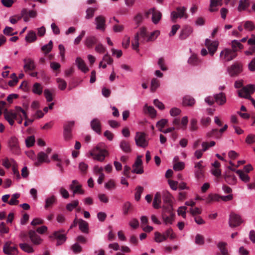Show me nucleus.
I'll return each instance as SVG.
<instances>
[{
  "instance_id": "obj_1",
  "label": "nucleus",
  "mask_w": 255,
  "mask_h": 255,
  "mask_svg": "<svg viewBox=\"0 0 255 255\" xmlns=\"http://www.w3.org/2000/svg\"><path fill=\"white\" fill-rule=\"evenodd\" d=\"M160 32L159 30H155L148 33L147 28L145 27H140L132 41L131 44L133 49L137 51L138 50L139 42L144 43L154 41L160 35Z\"/></svg>"
},
{
  "instance_id": "obj_2",
  "label": "nucleus",
  "mask_w": 255,
  "mask_h": 255,
  "mask_svg": "<svg viewBox=\"0 0 255 255\" xmlns=\"http://www.w3.org/2000/svg\"><path fill=\"white\" fill-rule=\"evenodd\" d=\"M109 154V151L104 148H101V144H98L95 148L89 151L87 156L92 157L93 159L100 162H103L106 156Z\"/></svg>"
},
{
  "instance_id": "obj_3",
  "label": "nucleus",
  "mask_w": 255,
  "mask_h": 255,
  "mask_svg": "<svg viewBox=\"0 0 255 255\" xmlns=\"http://www.w3.org/2000/svg\"><path fill=\"white\" fill-rule=\"evenodd\" d=\"M51 159L55 162L56 166L59 168L61 172L64 171L63 165L68 166L70 163L69 159L62 158L57 153H54L52 155Z\"/></svg>"
},
{
  "instance_id": "obj_4",
  "label": "nucleus",
  "mask_w": 255,
  "mask_h": 255,
  "mask_svg": "<svg viewBox=\"0 0 255 255\" xmlns=\"http://www.w3.org/2000/svg\"><path fill=\"white\" fill-rule=\"evenodd\" d=\"M237 54L234 51L229 48L224 49L220 54V59L223 62L230 61L237 56Z\"/></svg>"
},
{
  "instance_id": "obj_5",
  "label": "nucleus",
  "mask_w": 255,
  "mask_h": 255,
  "mask_svg": "<svg viewBox=\"0 0 255 255\" xmlns=\"http://www.w3.org/2000/svg\"><path fill=\"white\" fill-rule=\"evenodd\" d=\"M255 91V85L250 84L238 91V95L241 98L250 99L251 95Z\"/></svg>"
},
{
  "instance_id": "obj_6",
  "label": "nucleus",
  "mask_w": 255,
  "mask_h": 255,
  "mask_svg": "<svg viewBox=\"0 0 255 255\" xmlns=\"http://www.w3.org/2000/svg\"><path fill=\"white\" fill-rule=\"evenodd\" d=\"M146 14L147 16H148L149 14H152V21L155 24L159 22L162 17L161 12L154 7L149 9L146 12Z\"/></svg>"
},
{
  "instance_id": "obj_7",
  "label": "nucleus",
  "mask_w": 255,
  "mask_h": 255,
  "mask_svg": "<svg viewBox=\"0 0 255 255\" xmlns=\"http://www.w3.org/2000/svg\"><path fill=\"white\" fill-rule=\"evenodd\" d=\"M135 141L138 146L145 147L148 145V141L145 138V134L143 132H137L135 136Z\"/></svg>"
},
{
  "instance_id": "obj_8",
  "label": "nucleus",
  "mask_w": 255,
  "mask_h": 255,
  "mask_svg": "<svg viewBox=\"0 0 255 255\" xmlns=\"http://www.w3.org/2000/svg\"><path fill=\"white\" fill-rule=\"evenodd\" d=\"M50 160L48 155L44 152L41 151L37 154L34 164L36 166L41 165L43 163H49Z\"/></svg>"
},
{
  "instance_id": "obj_9",
  "label": "nucleus",
  "mask_w": 255,
  "mask_h": 255,
  "mask_svg": "<svg viewBox=\"0 0 255 255\" xmlns=\"http://www.w3.org/2000/svg\"><path fill=\"white\" fill-rule=\"evenodd\" d=\"M205 44L207 47L210 54L213 56L217 50L219 42L218 41H211L210 39H206Z\"/></svg>"
},
{
  "instance_id": "obj_10",
  "label": "nucleus",
  "mask_w": 255,
  "mask_h": 255,
  "mask_svg": "<svg viewBox=\"0 0 255 255\" xmlns=\"http://www.w3.org/2000/svg\"><path fill=\"white\" fill-rule=\"evenodd\" d=\"M243 222L240 216L235 213H231L229 218V225L231 227H235L239 226Z\"/></svg>"
},
{
  "instance_id": "obj_11",
  "label": "nucleus",
  "mask_w": 255,
  "mask_h": 255,
  "mask_svg": "<svg viewBox=\"0 0 255 255\" xmlns=\"http://www.w3.org/2000/svg\"><path fill=\"white\" fill-rule=\"evenodd\" d=\"M141 158L142 156H137L136 159L133 165L132 172L135 173L136 174H141L143 172Z\"/></svg>"
},
{
  "instance_id": "obj_12",
  "label": "nucleus",
  "mask_w": 255,
  "mask_h": 255,
  "mask_svg": "<svg viewBox=\"0 0 255 255\" xmlns=\"http://www.w3.org/2000/svg\"><path fill=\"white\" fill-rule=\"evenodd\" d=\"M187 18V15L185 13V8L184 7H178L177 8V11H173L171 14V18L174 20L177 18Z\"/></svg>"
},
{
  "instance_id": "obj_13",
  "label": "nucleus",
  "mask_w": 255,
  "mask_h": 255,
  "mask_svg": "<svg viewBox=\"0 0 255 255\" xmlns=\"http://www.w3.org/2000/svg\"><path fill=\"white\" fill-rule=\"evenodd\" d=\"M11 244L10 242H7L4 244L3 248V252L8 255H16L18 253L17 249L14 246H10Z\"/></svg>"
},
{
  "instance_id": "obj_14",
  "label": "nucleus",
  "mask_w": 255,
  "mask_h": 255,
  "mask_svg": "<svg viewBox=\"0 0 255 255\" xmlns=\"http://www.w3.org/2000/svg\"><path fill=\"white\" fill-rule=\"evenodd\" d=\"M96 28L98 30L104 31L106 29V19L102 15L97 16L95 18Z\"/></svg>"
},
{
  "instance_id": "obj_15",
  "label": "nucleus",
  "mask_w": 255,
  "mask_h": 255,
  "mask_svg": "<svg viewBox=\"0 0 255 255\" xmlns=\"http://www.w3.org/2000/svg\"><path fill=\"white\" fill-rule=\"evenodd\" d=\"M242 70V65L239 63H234L228 69L229 73L231 76L236 75L240 73Z\"/></svg>"
},
{
  "instance_id": "obj_16",
  "label": "nucleus",
  "mask_w": 255,
  "mask_h": 255,
  "mask_svg": "<svg viewBox=\"0 0 255 255\" xmlns=\"http://www.w3.org/2000/svg\"><path fill=\"white\" fill-rule=\"evenodd\" d=\"M4 119L8 122L10 125L12 126L14 123V120L16 119V114L12 111L5 110L3 112Z\"/></svg>"
},
{
  "instance_id": "obj_17",
  "label": "nucleus",
  "mask_w": 255,
  "mask_h": 255,
  "mask_svg": "<svg viewBox=\"0 0 255 255\" xmlns=\"http://www.w3.org/2000/svg\"><path fill=\"white\" fill-rule=\"evenodd\" d=\"M75 64L78 68L84 73H86L89 71V69L86 65L85 61L81 57H77L75 60Z\"/></svg>"
},
{
  "instance_id": "obj_18",
  "label": "nucleus",
  "mask_w": 255,
  "mask_h": 255,
  "mask_svg": "<svg viewBox=\"0 0 255 255\" xmlns=\"http://www.w3.org/2000/svg\"><path fill=\"white\" fill-rule=\"evenodd\" d=\"M70 188L73 191V194H83L84 191L81 188V185L76 180H73L70 185Z\"/></svg>"
},
{
  "instance_id": "obj_19",
  "label": "nucleus",
  "mask_w": 255,
  "mask_h": 255,
  "mask_svg": "<svg viewBox=\"0 0 255 255\" xmlns=\"http://www.w3.org/2000/svg\"><path fill=\"white\" fill-rule=\"evenodd\" d=\"M193 32L192 28L190 26H185L181 31L179 38L181 39H185L190 35Z\"/></svg>"
},
{
  "instance_id": "obj_20",
  "label": "nucleus",
  "mask_w": 255,
  "mask_h": 255,
  "mask_svg": "<svg viewBox=\"0 0 255 255\" xmlns=\"http://www.w3.org/2000/svg\"><path fill=\"white\" fill-rule=\"evenodd\" d=\"M50 238L56 239L57 240L58 245L63 244L66 240L65 235L61 234L59 231L54 232L53 236H50Z\"/></svg>"
},
{
  "instance_id": "obj_21",
  "label": "nucleus",
  "mask_w": 255,
  "mask_h": 255,
  "mask_svg": "<svg viewBox=\"0 0 255 255\" xmlns=\"http://www.w3.org/2000/svg\"><path fill=\"white\" fill-rule=\"evenodd\" d=\"M222 0H210L209 10L210 12H215L218 10V7L222 4Z\"/></svg>"
},
{
  "instance_id": "obj_22",
  "label": "nucleus",
  "mask_w": 255,
  "mask_h": 255,
  "mask_svg": "<svg viewBox=\"0 0 255 255\" xmlns=\"http://www.w3.org/2000/svg\"><path fill=\"white\" fill-rule=\"evenodd\" d=\"M74 125V122H70L68 125L64 127V137L66 140H69L72 137L71 127Z\"/></svg>"
},
{
  "instance_id": "obj_23",
  "label": "nucleus",
  "mask_w": 255,
  "mask_h": 255,
  "mask_svg": "<svg viewBox=\"0 0 255 255\" xmlns=\"http://www.w3.org/2000/svg\"><path fill=\"white\" fill-rule=\"evenodd\" d=\"M113 63L112 58L108 54L104 56L102 61L99 64V67L105 68L107 65L111 64Z\"/></svg>"
},
{
  "instance_id": "obj_24",
  "label": "nucleus",
  "mask_w": 255,
  "mask_h": 255,
  "mask_svg": "<svg viewBox=\"0 0 255 255\" xmlns=\"http://www.w3.org/2000/svg\"><path fill=\"white\" fill-rule=\"evenodd\" d=\"M227 243L226 242H220L217 244V247L219 249L221 254H218L216 255H229L228 250L226 248Z\"/></svg>"
},
{
  "instance_id": "obj_25",
  "label": "nucleus",
  "mask_w": 255,
  "mask_h": 255,
  "mask_svg": "<svg viewBox=\"0 0 255 255\" xmlns=\"http://www.w3.org/2000/svg\"><path fill=\"white\" fill-rule=\"evenodd\" d=\"M91 126L93 130L97 133H100L101 129V124L98 119H93L91 122Z\"/></svg>"
},
{
  "instance_id": "obj_26",
  "label": "nucleus",
  "mask_w": 255,
  "mask_h": 255,
  "mask_svg": "<svg viewBox=\"0 0 255 255\" xmlns=\"http://www.w3.org/2000/svg\"><path fill=\"white\" fill-rule=\"evenodd\" d=\"M78 224L79 225V229L82 232L84 233H88L89 225L87 222L80 219L78 221Z\"/></svg>"
},
{
  "instance_id": "obj_27",
  "label": "nucleus",
  "mask_w": 255,
  "mask_h": 255,
  "mask_svg": "<svg viewBox=\"0 0 255 255\" xmlns=\"http://www.w3.org/2000/svg\"><path fill=\"white\" fill-rule=\"evenodd\" d=\"M120 147L121 149L126 153H129L131 151L129 142L125 140H123L120 142Z\"/></svg>"
},
{
  "instance_id": "obj_28",
  "label": "nucleus",
  "mask_w": 255,
  "mask_h": 255,
  "mask_svg": "<svg viewBox=\"0 0 255 255\" xmlns=\"http://www.w3.org/2000/svg\"><path fill=\"white\" fill-rule=\"evenodd\" d=\"M216 102L219 105H223L226 102V97L224 94L221 93L215 95Z\"/></svg>"
},
{
  "instance_id": "obj_29",
  "label": "nucleus",
  "mask_w": 255,
  "mask_h": 255,
  "mask_svg": "<svg viewBox=\"0 0 255 255\" xmlns=\"http://www.w3.org/2000/svg\"><path fill=\"white\" fill-rule=\"evenodd\" d=\"M24 69L26 72H27L30 75H32V61L30 58H25L24 59Z\"/></svg>"
},
{
  "instance_id": "obj_30",
  "label": "nucleus",
  "mask_w": 255,
  "mask_h": 255,
  "mask_svg": "<svg viewBox=\"0 0 255 255\" xmlns=\"http://www.w3.org/2000/svg\"><path fill=\"white\" fill-rule=\"evenodd\" d=\"M231 46L233 49L232 50L234 51L235 53L237 51L241 50L244 48V46L241 43V41L237 40H234L232 41Z\"/></svg>"
},
{
  "instance_id": "obj_31",
  "label": "nucleus",
  "mask_w": 255,
  "mask_h": 255,
  "mask_svg": "<svg viewBox=\"0 0 255 255\" xmlns=\"http://www.w3.org/2000/svg\"><path fill=\"white\" fill-rule=\"evenodd\" d=\"M236 172L239 175L240 179L245 183H248L250 181V177L247 173H245L243 171L241 170H238L236 171Z\"/></svg>"
},
{
  "instance_id": "obj_32",
  "label": "nucleus",
  "mask_w": 255,
  "mask_h": 255,
  "mask_svg": "<svg viewBox=\"0 0 255 255\" xmlns=\"http://www.w3.org/2000/svg\"><path fill=\"white\" fill-rule=\"evenodd\" d=\"M195 103L194 99L189 96H186L183 99L182 104L184 106H192Z\"/></svg>"
},
{
  "instance_id": "obj_33",
  "label": "nucleus",
  "mask_w": 255,
  "mask_h": 255,
  "mask_svg": "<svg viewBox=\"0 0 255 255\" xmlns=\"http://www.w3.org/2000/svg\"><path fill=\"white\" fill-rule=\"evenodd\" d=\"M97 42V39L95 36H88L84 41L86 46L88 48L91 47L93 45Z\"/></svg>"
},
{
  "instance_id": "obj_34",
  "label": "nucleus",
  "mask_w": 255,
  "mask_h": 255,
  "mask_svg": "<svg viewBox=\"0 0 255 255\" xmlns=\"http://www.w3.org/2000/svg\"><path fill=\"white\" fill-rule=\"evenodd\" d=\"M161 204V194L159 192H157L154 196L153 206L155 209L159 208Z\"/></svg>"
},
{
  "instance_id": "obj_35",
  "label": "nucleus",
  "mask_w": 255,
  "mask_h": 255,
  "mask_svg": "<svg viewBox=\"0 0 255 255\" xmlns=\"http://www.w3.org/2000/svg\"><path fill=\"white\" fill-rule=\"evenodd\" d=\"M144 111L145 113L148 114L152 118H154L156 116V112L154 108L148 106L147 104L145 105L144 107Z\"/></svg>"
},
{
  "instance_id": "obj_36",
  "label": "nucleus",
  "mask_w": 255,
  "mask_h": 255,
  "mask_svg": "<svg viewBox=\"0 0 255 255\" xmlns=\"http://www.w3.org/2000/svg\"><path fill=\"white\" fill-rule=\"evenodd\" d=\"M167 239V237L164 234H161L159 232L154 233V241L157 243H161Z\"/></svg>"
},
{
  "instance_id": "obj_37",
  "label": "nucleus",
  "mask_w": 255,
  "mask_h": 255,
  "mask_svg": "<svg viewBox=\"0 0 255 255\" xmlns=\"http://www.w3.org/2000/svg\"><path fill=\"white\" fill-rule=\"evenodd\" d=\"M20 237L24 242L32 241V231H29L28 234L26 232H22L20 235Z\"/></svg>"
},
{
  "instance_id": "obj_38",
  "label": "nucleus",
  "mask_w": 255,
  "mask_h": 255,
  "mask_svg": "<svg viewBox=\"0 0 255 255\" xmlns=\"http://www.w3.org/2000/svg\"><path fill=\"white\" fill-rule=\"evenodd\" d=\"M20 197L19 193H15L11 196V198L8 202V204L10 205H17L19 203L17 199Z\"/></svg>"
},
{
  "instance_id": "obj_39",
  "label": "nucleus",
  "mask_w": 255,
  "mask_h": 255,
  "mask_svg": "<svg viewBox=\"0 0 255 255\" xmlns=\"http://www.w3.org/2000/svg\"><path fill=\"white\" fill-rule=\"evenodd\" d=\"M249 6V2L248 0H241L238 7L239 11L245 10Z\"/></svg>"
},
{
  "instance_id": "obj_40",
  "label": "nucleus",
  "mask_w": 255,
  "mask_h": 255,
  "mask_svg": "<svg viewBox=\"0 0 255 255\" xmlns=\"http://www.w3.org/2000/svg\"><path fill=\"white\" fill-rule=\"evenodd\" d=\"M164 235L167 237V239L169 238L170 240H174L177 238L176 234L171 228L168 229L165 232Z\"/></svg>"
},
{
  "instance_id": "obj_41",
  "label": "nucleus",
  "mask_w": 255,
  "mask_h": 255,
  "mask_svg": "<svg viewBox=\"0 0 255 255\" xmlns=\"http://www.w3.org/2000/svg\"><path fill=\"white\" fill-rule=\"evenodd\" d=\"M43 87L38 83H35L33 85V93L37 95H40L42 93Z\"/></svg>"
},
{
  "instance_id": "obj_42",
  "label": "nucleus",
  "mask_w": 255,
  "mask_h": 255,
  "mask_svg": "<svg viewBox=\"0 0 255 255\" xmlns=\"http://www.w3.org/2000/svg\"><path fill=\"white\" fill-rule=\"evenodd\" d=\"M220 199V196L217 194H210L206 198L207 203H210L213 201H218Z\"/></svg>"
},
{
  "instance_id": "obj_43",
  "label": "nucleus",
  "mask_w": 255,
  "mask_h": 255,
  "mask_svg": "<svg viewBox=\"0 0 255 255\" xmlns=\"http://www.w3.org/2000/svg\"><path fill=\"white\" fill-rule=\"evenodd\" d=\"M163 199L165 203L169 204L172 201V196L168 191L163 192Z\"/></svg>"
},
{
  "instance_id": "obj_44",
  "label": "nucleus",
  "mask_w": 255,
  "mask_h": 255,
  "mask_svg": "<svg viewBox=\"0 0 255 255\" xmlns=\"http://www.w3.org/2000/svg\"><path fill=\"white\" fill-rule=\"evenodd\" d=\"M53 91L49 89H45L44 91V95L47 102H51L53 100Z\"/></svg>"
},
{
  "instance_id": "obj_45",
  "label": "nucleus",
  "mask_w": 255,
  "mask_h": 255,
  "mask_svg": "<svg viewBox=\"0 0 255 255\" xmlns=\"http://www.w3.org/2000/svg\"><path fill=\"white\" fill-rule=\"evenodd\" d=\"M244 27L246 29L249 31H252L255 28V25L253 22L251 21H247L244 22Z\"/></svg>"
},
{
  "instance_id": "obj_46",
  "label": "nucleus",
  "mask_w": 255,
  "mask_h": 255,
  "mask_svg": "<svg viewBox=\"0 0 255 255\" xmlns=\"http://www.w3.org/2000/svg\"><path fill=\"white\" fill-rule=\"evenodd\" d=\"M56 82L58 83V86L59 89L64 90L67 86V83L65 81L61 78H57Z\"/></svg>"
},
{
  "instance_id": "obj_47",
  "label": "nucleus",
  "mask_w": 255,
  "mask_h": 255,
  "mask_svg": "<svg viewBox=\"0 0 255 255\" xmlns=\"http://www.w3.org/2000/svg\"><path fill=\"white\" fill-rule=\"evenodd\" d=\"M16 116L18 115L22 119H26L27 118L26 112L21 108L18 107L16 109Z\"/></svg>"
},
{
  "instance_id": "obj_48",
  "label": "nucleus",
  "mask_w": 255,
  "mask_h": 255,
  "mask_svg": "<svg viewBox=\"0 0 255 255\" xmlns=\"http://www.w3.org/2000/svg\"><path fill=\"white\" fill-rule=\"evenodd\" d=\"M53 46L52 41L50 40L49 43L44 45L42 47V50L45 53H49L52 49Z\"/></svg>"
},
{
  "instance_id": "obj_49",
  "label": "nucleus",
  "mask_w": 255,
  "mask_h": 255,
  "mask_svg": "<svg viewBox=\"0 0 255 255\" xmlns=\"http://www.w3.org/2000/svg\"><path fill=\"white\" fill-rule=\"evenodd\" d=\"M43 240L41 238L37 235L35 234L34 231H33V245H39L42 243Z\"/></svg>"
},
{
  "instance_id": "obj_50",
  "label": "nucleus",
  "mask_w": 255,
  "mask_h": 255,
  "mask_svg": "<svg viewBox=\"0 0 255 255\" xmlns=\"http://www.w3.org/2000/svg\"><path fill=\"white\" fill-rule=\"evenodd\" d=\"M173 169L175 171H180L185 167V164L183 162H177L173 164Z\"/></svg>"
},
{
  "instance_id": "obj_51",
  "label": "nucleus",
  "mask_w": 255,
  "mask_h": 255,
  "mask_svg": "<svg viewBox=\"0 0 255 255\" xmlns=\"http://www.w3.org/2000/svg\"><path fill=\"white\" fill-rule=\"evenodd\" d=\"M55 200L56 199L54 196L47 198L45 201V208H47L51 206L55 202Z\"/></svg>"
},
{
  "instance_id": "obj_52",
  "label": "nucleus",
  "mask_w": 255,
  "mask_h": 255,
  "mask_svg": "<svg viewBox=\"0 0 255 255\" xmlns=\"http://www.w3.org/2000/svg\"><path fill=\"white\" fill-rule=\"evenodd\" d=\"M79 204L78 200H74L71 203L68 204L66 206V209L69 211H71L76 208Z\"/></svg>"
},
{
  "instance_id": "obj_53",
  "label": "nucleus",
  "mask_w": 255,
  "mask_h": 255,
  "mask_svg": "<svg viewBox=\"0 0 255 255\" xmlns=\"http://www.w3.org/2000/svg\"><path fill=\"white\" fill-rule=\"evenodd\" d=\"M167 122L166 119H163L157 122L156 127L160 131H162V129L167 123Z\"/></svg>"
},
{
  "instance_id": "obj_54",
  "label": "nucleus",
  "mask_w": 255,
  "mask_h": 255,
  "mask_svg": "<svg viewBox=\"0 0 255 255\" xmlns=\"http://www.w3.org/2000/svg\"><path fill=\"white\" fill-rule=\"evenodd\" d=\"M227 183L230 184H235L236 183V178L235 175H231L225 177Z\"/></svg>"
},
{
  "instance_id": "obj_55",
  "label": "nucleus",
  "mask_w": 255,
  "mask_h": 255,
  "mask_svg": "<svg viewBox=\"0 0 255 255\" xmlns=\"http://www.w3.org/2000/svg\"><path fill=\"white\" fill-rule=\"evenodd\" d=\"M188 63L192 65H196L198 64L199 60L195 55H192L188 59Z\"/></svg>"
},
{
  "instance_id": "obj_56",
  "label": "nucleus",
  "mask_w": 255,
  "mask_h": 255,
  "mask_svg": "<svg viewBox=\"0 0 255 255\" xmlns=\"http://www.w3.org/2000/svg\"><path fill=\"white\" fill-rule=\"evenodd\" d=\"M13 163H14V160L12 159H8L7 158H5L2 160V164L6 168H9Z\"/></svg>"
},
{
  "instance_id": "obj_57",
  "label": "nucleus",
  "mask_w": 255,
  "mask_h": 255,
  "mask_svg": "<svg viewBox=\"0 0 255 255\" xmlns=\"http://www.w3.org/2000/svg\"><path fill=\"white\" fill-rule=\"evenodd\" d=\"M129 225L133 229H136L139 227V222L137 219L133 218L129 222Z\"/></svg>"
},
{
  "instance_id": "obj_58",
  "label": "nucleus",
  "mask_w": 255,
  "mask_h": 255,
  "mask_svg": "<svg viewBox=\"0 0 255 255\" xmlns=\"http://www.w3.org/2000/svg\"><path fill=\"white\" fill-rule=\"evenodd\" d=\"M19 247L23 251L27 253H31L32 252L31 247L26 243L19 244Z\"/></svg>"
},
{
  "instance_id": "obj_59",
  "label": "nucleus",
  "mask_w": 255,
  "mask_h": 255,
  "mask_svg": "<svg viewBox=\"0 0 255 255\" xmlns=\"http://www.w3.org/2000/svg\"><path fill=\"white\" fill-rule=\"evenodd\" d=\"M246 142L247 144H252L255 142V134H250L247 135L246 138Z\"/></svg>"
},
{
  "instance_id": "obj_60",
  "label": "nucleus",
  "mask_w": 255,
  "mask_h": 255,
  "mask_svg": "<svg viewBox=\"0 0 255 255\" xmlns=\"http://www.w3.org/2000/svg\"><path fill=\"white\" fill-rule=\"evenodd\" d=\"M186 210H187V207L185 206L180 207L177 210L178 215L179 216H181L184 218H186Z\"/></svg>"
},
{
  "instance_id": "obj_61",
  "label": "nucleus",
  "mask_w": 255,
  "mask_h": 255,
  "mask_svg": "<svg viewBox=\"0 0 255 255\" xmlns=\"http://www.w3.org/2000/svg\"><path fill=\"white\" fill-rule=\"evenodd\" d=\"M181 111L177 108H172L170 111V115L172 117H175L180 114Z\"/></svg>"
},
{
  "instance_id": "obj_62",
  "label": "nucleus",
  "mask_w": 255,
  "mask_h": 255,
  "mask_svg": "<svg viewBox=\"0 0 255 255\" xmlns=\"http://www.w3.org/2000/svg\"><path fill=\"white\" fill-rule=\"evenodd\" d=\"M159 86V81L157 79H153L151 81V90L152 91H154Z\"/></svg>"
},
{
  "instance_id": "obj_63",
  "label": "nucleus",
  "mask_w": 255,
  "mask_h": 255,
  "mask_svg": "<svg viewBox=\"0 0 255 255\" xmlns=\"http://www.w3.org/2000/svg\"><path fill=\"white\" fill-rule=\"evenodd\" d=\"M96 9L93 8H88L86 10V18L90 19L92 18L94 14Z\"/></svg>"
},
{
  "instance_id": "obj_64",
  "label": "nucleus",
  "mask_w": 255,
  "mask_h": 255,
  "mask_svg": "<svg viewBox=\"0 0 255 255\" xmlns=\"http://www.w3.org/2000/svg\"><path fill=\"white\" fill-rule=\"evenodd\" d=\"M115 183L114 181L112 180H110L108 181L105 184V187L107 189L110 190L115 188Z\"/></svg>"
}]
</instances>
